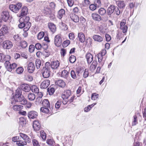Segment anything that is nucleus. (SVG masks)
I'll return each instance as SVG.
<instances>
[{
    "label": "nucleus",
    "mask_w": 146,
    "mask_h": 146,
    "mask_svg": "<svg viewBox=\"0 0 146 146\" xmlns=\"http://www.w3.org/2000/svg\"><path fill=\"white\" fill-rule=\"evenodd\" d=\"M50 62H46L45 64V67H43L42 70V75L44 78H48L50 75Z\"/></svg>",
    "instance_id": "obj_1"
},
{
    "label": "nucleus",
    "mask_w": 146,
    "mask_h": 146,
    "mask_svg": "<svg viewBox=\"0 0 146 146\" xmlns=\"http://www.w3.org/2000/svg\"><path fill=\"white\" fill-rule=\"evenodd\" d=\"M22 6L21 3H18L16 5H11L9 6V9L13 12H17Z\"/></svg>",
    "instance_id": "obj_2"
},
{
    "label": "nucleus",
    "mask_w": 146,
    "mask_h": 146,
    "mask_svg": "<svg viewBox=\"0 0 146 146\" xmlns=\"http://www.w3.org/2000/svg\"><path fill=\"white\" fill-rule=\"evenodd\" d=\"M1 19L5 22H7L9 19L10 17L9 13L7 11H3L1 13Z\"/></svg>",
    "instance_id": "obj_3"
},
{
    "label": "nucleus",
    "mask_w": 146,
    "mask_h": 146,
    "mask_svg": "<svg viewBox=\"0 0 146 146\" xmlns=\"http://www.w3.org/2000/svg\"><path fill=\"white\" fill-rule=\"evenodd\" d=\"M54 42L55 45L57 46H60L62 43V40L60 35H58L54 38Z\"/></svg>",
    "instance_id": "obj_4"
},
{
    "label": "nucleus",
    "mask_w": 146,
    "mask_h": 146,
    "mask_svg": "<svg viewBox=\"0 0 146 146\" xmlns=\"http://www.w3.org/2000/svg\"><path fill=\"white\" fill-rule=\"evenodd\" d=\"M3 44V48L6 49H10L13 46L12 42L9 40L4 41Z\"/></svg>",
    "instance_id": "obj_5"
},
{
    "label": "nucleus",
    "mask_w": 146,
    "mask_h": 146,
    "mask_svg": "<svg viewBox=\"0 0 146 146\" xmlns=\"http://www.w3.org/2000/svg\"><path fill=\"white\" fill-rule=\"evenodd\" d=\"M37 112L35 111H31L27 113L28 117L30 119L36 118L38 116Z\"/></svg>",
    "instance_id": "obj_6"
},
{
    "label": "nucleus",
    "mask_w": 146,
    "mask_h": 146,
    "mask_svg": "<svg viewBox=\"0 0 146 146\" xmlns=\"http://www.w3.org/2000/svg\"><path fill=\"white\" fill-rule=\"evenodd\" d=\"M8 32V27L5 25H3L0 29V36L4 35Z\"/></svg>",
    "instance_id": "obj_7"
},
{
    "label": "nucleus",
    "mask_w": 146,
    "mask_h": 146,
    "mask_svg": "<svg viewBox=\"0 0 146 146\" xmlns=\"http://www.w3.org/2000/svg\"><path fill=\"white\" fill-rule=\"evenodd\" d=\"M50 84V81L49 80H46L43 81L40 86L42 89H45L47 88Z\"/></svg>",
    "instance_id": "obj_8"
},
{
    "label": "nucleus",
    "mask_w": 146,
    "mask_h": 146,
    "mask_svg": "<svg viewBox=\"0 0 146 146\" xmlns=\"http://www.w3.org/2000/svg\"><path fill=\"white\" fill-rule=\"evenodd\" d=\"M60 63L58 60L53 61L51 62L50 65V67L53 69H55L59 66Z\"/></svg>",
    "instance_id": "obj_9"
},
{
    "label": "nucleus",
    "mask_w": 146,
    "mask_h": 146,
    "mask_svg": "<svg viewBox=\"0 0 146 146\" xmlns=\"http://www.w3.org/2000/svg\"><path fill=\"white\" fill-rule=\"evenodd\" d=\"M21 90L25 92H28L31 89L30 86L27 84H23L21 85Z\"/></svg>",
    "instance_id": "obj_10"
},
{
    "label": "nucleus",
    "mask_w": 146,
    "mask_h": 146,
    "mask_svg": "<svg viewBox=\"0 0 146 146\" xmlns=\"http://www.w3.org/2000/svg\"><path fill=\"white\" fill-rule=\"evenodd\" d=\"M18 102H20L22 105H25L27 103V100L25 98L23 95H21L19 97L16 98Z\"/></svg>",
    "instance_id": "obj_11"
},
{
    "label": "nucleus",
    "mask_w": 146,
    "mask_h": 146,
    "mask_svg": "<svg viewBox=\"0 0 146 146\" xmlns=\"http://www.w3.org/2000/svg\"><path fill=\"white\" fill-rule=\"evenodd\" d=\"M71 92L70 90H67L65 91L64 94H62L61 97L63 100L67 99L70 96Z\"/></svg>",
    "instance_id": "obj_12"
},
{
    "label": "nucleus",
    "mask_w": 146,
    "mask_h": 146,
    "mask_svg": "<svg viewBox=\"0 0 146 146\" xmlns=\"http://www.w3.org/2000/svg\"><path fill=\"white\" fill-rule=\"evenodd\" d=\"M35 66L33 63L31 62L28 64L27 67V70L28 72L29 73H33L35 70Z\"/></svg>",
    "instance_id": "obj_13"
},
{
    "label": "nucleus",
    "mask_w": 146,
    "mask_h": 146,
    "mask_svg": "<svg viewBox=\"0 0 146 146\" xmlns=\"http://www.w3.org/2000/svg\"><path fill=\"white\" fill-rule=\"evenodd\" d=\"M70 17L71 19L75 23L78 22L79 20L78 16L74 13H71L70 15Z\"/></svg>",
    "instance_id": "obj_14"
},
{
    "label": "nucleus",
    "mask_w": 146,
    "mask_h": 146,
    "mask_svg": "<svg viewBox=\"0 0 146 146\" xmlns=\"http://www.w3.org/2000/svg\"><path fill=\"white\" fill-rule=\"evenodd\" d=\"M86 58L88 64H90L93 60V56L92 54L90 53H88L86 55Z\"/></svg>",
    "instance_id": "obj_15"
},
{
    "label": "nucleus",
    "mask_w": 146,
    "mask_h": 146,
    "mask_svg": "<svg viewBox=\"0 0 146 146\" xmlns=\"http://www.w3.org/2000/svg\"><path fill=\"white\" fill-rule=\"evenodd\" d=\"M48 26L50 31L53 33H54L56 29L55 25L51 23H49L48 25Z\"/></svg>",
    "instance_id": "obj_16"
},
{
    "label": "nucleus",
    "mask_w": 146,
    "mask_h": 146,
    "mask_svg": "<svg viewBox=\"0 0 146 146\" xmlns=\"http://www.w3.org/2000/svg\"><path fill=\"white\" fill-rule=\"evenodd\" d=\"M92 17L93 19L95 21H100L102 18L100 15L96 13H93L92 14Z\"/></svg>",
    "instance_id": "obj_17"
},
{
    "label": "nucleus",
    "mask_w": 146,
    "mask_h": 146,
    "mask_svg": "<svg viewBox=\"0 0 146 146\" xmlns=\"http://www.w3.org/2000/svg\"><path fill=\"white\" fill-rule=\"evenodd\" d=\"M115 6L113 5H110L108 7L107 10V12L108 15H111L114 11Z\"/></svg>",
    "instance_id": "obj_18"
},
{
    "label": "nucleus",
    "mask_w": 146,
    "mask_h": 146,
    "mask_svg": "<svg viewBox=\"0 0 146 146\" xmlns=\"http://www.w3.org/2000/svg\"><path fill=\"white\" fill-rule=\"evenodd\" d=\"M33 127L35 131H38L40 128V124L38 121H35L33 122Z\"/></svg>",
    "instance_id": "obj_19"
},
{
    "label": "nucleus",
    "mask_w": 146,
    "mask_h": 146,
    "mask_svg": "<svg viewBox=\"0 0 146 146\" xmlns=\"http://www.w3.org/2000/svg\"><path fill=\"white\" fill-rule=\"evenodd\" d=\"M10 56L8 55L5 56L3 53H0V61L3 62L7 59H10Z\"/></svg>",
    "instance_id": "obj_20"
},
{
    "label": "nucleus",
    "mask_w": 146,
    "mask_h": 146,
    "mask_svg": "<svg viewBox=\"0 0 146 146\" xmlns=\"http://www.w3.org/2000/svg\"><path fill=\"white\" fill-rule=\"evenodd\" d=\"M79 41L81 42H84L85 40V37L84 34L82 32L78 33V36Z\"/></svg>",
    "instance_id": "obj_21"
},
{
    "label": "nucleus",
    "mask_w": 146,
    "mask_h": 146,
    "mask_svg": "<svg viewBox=\"0 0 146 146\" xmlns=\"http://www.w3.org/2000/svg\"><path fill=\"white\" fill-rule=\"evenodd\" d=\"M19 135L25 141L28 143L31 142L30 139L26 135L22 133H20Z\"/></svg>",
    "instance_id": "obj_22"
},
{
    "label": "nucleus",
    "mask_w": 146,
    "mask_h": 146,
    "mask_svg": "<svg viewBox=\"0 0 146 146\" xmlns=\"http://www.w3.org/2000/svg\"><path fill=\"white\" fill-rule=\"evenodd\" d=\"M28 9L26 7H22L21 13L19 16V17L25 16L27 13Z\"/></svg>",
    "instance_id": "obj_23"
},
{
    "label": "nucleus",
    "mask_w": 146,
    "mask_h": 146,
    "mask_svg": "<svg viewBox=\"0 0 146 146\" xmlns=\"http://www.w3.org/2000/svg\"><path fill=\"white\" fill-rule=\"evenodd\" d=\"M93 38L95 41L99 42H102L103 40V38L98 35H94L93 36Z\"/></svg>",
    "instance_id": "obj_24"
},
{
    "label": "nucleus",
    "mask_w": 146,
    "mask_h": 146,
    "mask_svg": "<svg viewBox=\"0 0 146 146\" xmlns=\"http://www.w3.org/2000/svg\"><path fill=\"white\" fill-rule=\"evenodd\" d=\"M56 85L61 87H64L65 86V83L63 80H58L55 82Z\"/></svg>",
    "instance_id": "obj_25"
},
{
    "label": "nucleus",
    "mask_w": 146,
    "mask_h": 146,
    "mask_svg": "<svg viewBox=\"0 0 146 146\" xmlns=\"http://www.w3.org/2000/svg\"><path fill=\"white\" fill-rule=\"evenodd\" d=\"M65 14V11L63 9H61L58 12L57 17L60 19H61L63 15Z\"/></svg>",
    "instance_id": "obj_26"
},
{
    "label": "nucleus",
    "mask_w": 146,
    "mask_h": 146,
    "mask_svg": "<svg viewBox=\"0 0 146 146\" xmlns=\"http://www.w3.org/2000/svg\"><path fill=\"white\" fill-rule=\"evenodd\" d=\"M12 105L11 106V107L15 111H19L22 109L23 108V106L21 105H15L14 106H12Z\"/></svg>",
    "instance_id": "obj_27"
},
{
    "label": "nucleus",
    "mask_w": 146,
    "mask_h": 146,
    "mask_svg": "<svg viewBox=\"0 0 146 146\" xmlns=\"http://www.w3.org/2000/svg\"><path fill=\"white\" fill-rule=\"evenodd\" d=\"M118 7L120 9L124 8L125 6L124 1H119L116 2Z\"/></svg>",
    "instance_id": "obj_28"
},
{
    "label": "nucleus",
    "mask_w": 146,
    "mask_h": 146,
    "mask_svg": "<svg viewBox=\"0 0 146 146\" xmlns=\"http://www.w3.org/2000/svg\"><path fill=\"white\" fill-rule=\"evenodd\" d=\"M97 64V62L96 61H93L90 67V71L92 72H93L96 68Z\"/></svg>",
    "instance_id": "obj_29"
},
{
    "label": "nucleus",
    "mask_w": 146,
    "mask_h": 146,
    "mask_svg": "<svg viewBox=\"0 0 146 146\" xmlns=\"http://www.w3.org/2000/svg\"><path fill=\"white\" fill-rule=\"evenodd\" d=\"M42 106L45 107L50 108V105L48 100L47 99L44 100L42 102Z\"/></svg>",
    "instance_id": "obj_30"
},
{
    "label": "nucleus",
    "mask_w": 146,
    "mask_h": 146,
    "mask_svg": "<svg viewBox=\"0 0 146 146\" xmlns=\"http://www.w3.org/2000/svg\"><path fill=\"white\" fill-rule=\"evenodd\" d=\"M17 66V64L15 63H13L12 64H10L7 69L8 71L11 72L13 69H15Z\"/></svg>",
    "instance_id": "obj_31"
},
{
    "label": "nucleus",
    "mask_w": 146,
    "mask_h": 146,
    "mask_svg": "<svg viewBox=\"0 0 146 146\" xmlns=\"http://www.w3.org/2000/svg\"><path fill=\"white\" fill-rule=\"evenodd\" d=\"M43 12L46 15H49L51 13L50 9L47 7H45L43 9Z\"/></svg>",
    "instance_id": "obj_32"
},
{
    "label": "nucleus",
    "mask_w": 146,
    "mask_h": 146,
    "mask_svg": "<svg viewBox=\"0 0 146 146\" xmlns=\"http://www.w3.org/2000/svg\"><path fill=\"white\" fill-rule=\"evenodd\" d=\"M31 25V24L30 22H27V23H25V26L23 29L24 31H27L30 28Z\"/></svg>",
    "instance_id": "obj_33"
},
{
    "label": "nucleus",
    "mask_w": 146,
    "mask_h": 146,
    "mask_svg": "<svg viewBox=\"0 0 146 146\" xmlns=\"http://www.w3.org/2000/svg\"><path fill=\"white\" fill-rule=\"evenodd\" d=\"M106 12V10L104 8H101L98 10V13L101 15H104Z\"/></svg>",
    "instance_id": "obj_34"
},
{
    "label": "nucleus",
    "mask_w": 146,
    "mask_h": 146,
    "mask_svg": "<svg viewBox=\"0 0 146 146\" xmlns=\"http://www.w3.org/2000/svg\"><path fill=\"white\" fill-rule=\"evenodd\" d=\"M27 96L28 99L30 101L33 100L35 98V94L32 93L29 94Z\"/></svg>",
    "instance_id": "obj_35"
},
{
    "label": "nucleus",
    "mask_w": 146,
    "mask_h": 146,
    "mask_svg": "<svg viewBox=\"0 0 146 146\" xmlns=\"http://www.w3.org/2000/svg\"><path fill=\"white\" fill-rule=\"evenodd\" d=\"M23 19L22 18H21L19 20L20 22L19 24L18 25V27L20 29H22L23 28H24L25 26V23L23 22Z\"/></svg>",
    "instance_id": "obj_36"
},
{
    "label": "nucleus",
    "mask_w": 146,
    "mask_h": 146,
    "mask_svg": "<svg viewBox=\"0 0 146 146\" xmlns=\"http://www.w3.org/2000/svg\"><path fill=\"white\" fill-rule=\"evenodd\" d=\"M19 123L20 125L22 126L25 125L26 123V121L25 118L23 117L20 118Z\"/></svg>",
    "instance_id": "obj_37"
},
{
    "label": "nucleus",
    "mask_w": 146,
    "mask_h": 146,
    "mask_svg": "<svg viewBox=\"0 0 146 146\" xmlns=\"http://www.w3.org/2000/svg\"><path fill=\"white\" fill-rule=\"evenodd\" d=\"M22 91L21 89L18 88L16 90L15 97H19L21 95Z\"/></svg>",
    "instance_id": "obj_38"
},
{
    "label": "nucleus",
    "mask_w": 146,
    "mask_h": 146,
    "mask_svg": "<svg viewBox=\"0 0 146 146\" xmlns=\"http://www.w3.org/2000/svg\"><path fill=\"white\" fill-rule=\"evenodd\" d=\"M48 92L49 95H52L55 92L54 89L52 86H50L48 89Z\"/></svg>",
    "instance_id": "obj_39"
},
{
    "label": "nucleus",
    "mask_w": 146,
    "mask_h": 146,
    "mask_svg": "<svg viewBox=\"0 0 146 146\" xmlns=\"http://www.w3.org/2000/svg\"><path fill=\"white\" fill-rule=\"evenodd\" d=\"M64 146H71L72 142L71 140L66 139L65 142L63 143Z\"/></svg>",
    "instance_id": "obj_40"
},
{
    "label": "nucleus",
    "mask_w": 146,
    "mask_h": 146,
    "mask_svg": "<svg viewBox=\"0 0 146 146\" xmlns=\"http://www.w3.org/2000/svg\"><path fill=\"white\" fill-rule=\"evenodd\" d=\"M48 108L45 107H41L40 109V111L43 113H48L49 112Z\"/></svg>",
    "instance_id": "obj_41"
},
{
    "label": "nucleus",
    "mask_w": 146,
    "mask_h": 146,
    "mask_svg": "<svg viewBox=\"0 0 146 146\" xmlns=\"http://www.w3.org/2000/svg\"><path fill=\"white\" fill-rule=\"evenodd\" d=\"M68 73L67 70H64L62 72L61 76L66 78L68 77Z\"/></svg>",
    "instance_id": "obj_42"
},
{
    "label": "nucleus",
    "mask_w": 146,
    "mask_h": 146,
    "mask_svg": "<svg viewBox=\"0 0 146 146\" xmlns=\"http://www.w3.org/2000/svg\"><path fill=\"white\" fill-rule=\"evenodd\" d=\"M27 143L26 141H17V144L18 146H23L26 145Z\"/></svg>",
    "instance_id": "obj_43"
},
{
    "label": "nucleus",
    "mask_w": 146,
    "mask_h": 146,
    "mask_svg": "<svg viewBox=\"0 0 146 146\" xmlns=\"http://www.w3.org/2000/svg\"><path fill=\"white\" fill-rule=\"evenodd\" d=\"M11 104L12 106L15 105H17V104L18 102L17 101V100L16 97H14L13 98H11Z\"/></svg>",
    "instance_id": "obj_44"
},
{
    "label": "nucleus",
    "mask_w": 146,
    "mask_h": 146,
    "mask_svg": "<svg viewBox=\"0 0 146 146\" xmlns=\"http://www.w3.org/2000/svg\"><path fill=\"white\" fill-rule=\"evenodd\" d=\"M25 79L28 81H31L33 80V77L31 75L27 74L25 76Z\"/></svg>",
    "instance_id": "obj_45"
},
{
    "label": "nucleus",
    "mask_w": 146,
    "mask_h": 146,
    "mask_svg": "<svg viewBox=\"0 0 146 146\" xmlns=\"http://www.w3.org/2000/svg\"><path fill=\"white\" fill-rule=\"evenodd\" d=\"M138 123L137 117L135 115L133 117V119L132 122V125H136Z\"/></svg>",
    "instance_id": "obj_46"
},
{
    "label": "nucleus",
    "mask_w": 146,
    "mask_h": 146,
    "mask_svg": "<svg viewBox=\"0 0 146 146\" xmlns=\"http://www.w3.org/2000/svg\"><path fill=\"white\" fill-rule=\"evenodd\" d=\"M20 46L23 48H26L27 46V42L25 41H22L20 43Z\"/></svg>",
    "instance_id": "obj_47"
},
{
    "label": "nucleus",
    "mask_w": 146,
    "mask_h": 146,
    "mask_svg": "<svg viewBox=\"0 0 146 146\" xmlns=\"http://www.w3.org/2000/svg\"><path fill=\"white\" fill-rule=\"evenodd\" d=\"M24 71V69L22 67H19L16 70L17 73L18 74H21Z\"/></svg>",
    "instance_id": "obj_48"
},
{
    "label": "nucleus",
    "mask_w": 146,
    "mask_h": 146,
    "mask_svg": "<svg viewBox=\"0 0 146 146\" xmlns=\"http://www.w3.org/2000/svg\"><path fill=\"white\" fill-rule=\"evenodd\" d=\"M32 90L33 92L35 93H38L39 92V89L37 87L35 86H34L32 87Z\"/></svg>",
    "instance_id": "obj_49"
},
{
    "label": "nucleus",
    "mask_w": 146,
    "mask_h": 146,
    "mask_svg": "<svg viewBox=\"0 0 146 146\" xmlns=\"http://www.w3.org/2000/svg\"><path fill=\"white\" fill-rule=\"evenodd\" d=\"M41 64V60L39 59H36V66L37 69H38L40 68Z\"/></svg>",
    "instance_id": "obj_50"
},
{
    "label": "nucleus",
    "mask_w": 146,
    "mask_h": 146,
    "mask_svg": "<svg viewBox=\"0 0 146 146\" xmlns=\"http://www.w3.org/2000/svg\"><path fill=\"white\" fill-rule=\"evenodd\" d=\"M42 100V98L41 97H37L35 102V103L36 104L38 105L41 102Z\"/></svg>",
    "instance_id": "obj_51"
},
{
    "label": "nucleus",
    "mask_w": 146,
    "mask_h": 146,
    "mask_svg": "<svg viewBox=\"0 0 146 146\" xmlns=\"http://www.w3.org/2000/svg\"><path fill=\"white\" fill-rule=\"evenodd\" d=\"M44 35V32H40L37 36L38 39L39 40L41 39L43 37Z\"/></svg>",
    "instance_id": "obj_52"
},
{
    "label": "nucleus",
    "mask_w": 146,
    "mask_h": 146,
    "mask_svg": "<svg viewBox=\"0 0 146 146\" xmlns=\"http://www.w3.org/2000/svg\"><path fill=\"white\" fill-rule=\"evenodd\" d=\"M40 136L42 139L45 140L46 137V135L45 133L43 131H40Z\"/></svg>",
    "instance_id": "obj_53"
},
{
    "label": "nucleus",
    "mask_w": 146,
    "mask_h": 146,
    "mask_svg": "<svg viewBox=\"0 0 146 146\" xmlns=\"http://www.w3.org/2000/svg\"><path fill=\"white\" fill-rule=\"evenodd\" d=\"M76 60L75 56L74 55H71L69 58V61L71 63H74Z\"/></svg>",
    "instance_id": "obj_54"
},
{
    "label": "nucleus",
    "mask_w": 146,
    "mask_h": 146,
    "mask_svg": "<svg viewBox=\"0 0 146 146\" xmlns=\"http://www.w3.org/2000/svg\"><path fill=\"white\" fill-rule=\"evenodd\" d=\"M70 41L69 40H67L64 41L62 44V46L64 47L67 46L70 43Z\"/></svg>",
    "instance_id": "obj_55"
},
{
    "label": "nucleus",
    "mask_w": 146,
    "mask_h": 146,
    "mask_svg": "<svg viewBox=\"0 0 146 146\" xmlns=\"http://www.w3.org/2000/svg\"><path fill=\"white\" fill-rule=\"evenodd\" d=\"M32 143L33 146H40L38 142L35 139L33 140Z\"/></svg>",
    "instance_id": "obj_56"
},
{
    "label": "nucleus",
    "mask_w": 146,
    "mask_h": 146,
    "mask_svg": "<svg viewBox=\"0 0 146 146\" xmlns=\"http://www.w3.org/2000/svg\"><path fill=\"white\" fill-rule=\"evenodd\" d=\"M98 94L96 93H93L91 96V99L92 100H97L98 98Z\"/></svg>",
    "instance_id": "obj_57"
},
{
    "label": "nucleus",
    "mask_w": 146,
    "mask_h": 146,
    "mask_svg": "<svg viewBox=\"0 0 146 146\" xmlns=\"http://www.w3.org/2000/svg\"><path fill=\"white\" fill-rule=\"evenodd\" d=\"M98 58V62L99 63H103L102 62V60L103 59V56L102 55L100 54H98L97 55Z\"/></svg>",
    "instance_id": "obj_58"
},
{
    "label": "nucleus",
    "mask_w": 146,
    "mask_h": 146,
    "mask_svg": "<svg viewBox=\"0 0 146 146\" xmlns=\"http://www.w3.org/2000/svg\"><path fill=\"white\" fill-rule=\"evenodd\" d=\"M97 7V5L95 4H92L90 5L89 8L91 10L94 11L96 9Z\"/></svg>",
    "instance_id": "obj_59"
},
{
    "label": "nucleus",
    "mask_w": 146,
    "mask_h": 146,
    "mask_svg": "<svg viewBox=\"0 0 146 146\" xmlns=\"http://www.w3.org/2000/svg\"><path fill=\"white\" fill-rule=\"evenodd\" d=\"M35 50V46L33 45H30L29 47V52L32 53Z\"/></svg>",
    "instance_id": "obj_60"
},
{
    "label": "nucleus",
    "mask_w": 146,
    "mask_h": 146,
    "mask_svg": "<svg viewBox=\"0 0 146 146\" xmlns=\"http://www.w3.org/2000/svg\"><path fill=\"white\" fill-rule=\"evenodd\" d=\"M46 143L49 145H51L54 144V142L53 140L51 139H48L46 140Z\"/></svg>",
    "instance_id": "obj_61"
},
{
    "label": "nucleus",
    "mask_w": 146,
    "mask_h": 146,
    "mask_svg": "<svg viewBox=\"0 0 146 146\" xmlns=\"http://www.w3.org/2000/svg\"><path fill=\"white\" fill-rule=\"evenodd\" d=\"M23 19V22L25 23H27V22H30L29 21L30 20V18L29 17H22Z\"/></svg>",
    "instance_id": "obj_62"
},
{
    "label": "nucleus",
    "mask_w": 146,
    "mask_h": 146,
    "mask_svg": "<svg viewBox=\"0 0 146 146\" xmlns=\"http://www.w3.org/2000/svg\"><path fill=\"white\" fill-rule=\"evenodd\" d=\"M114 13H115L117 15H119L120 13V11L119 9L117 7H115V9L114 10Z\"/></svg>",
    "instance_id": "obj_63"
},
{
    "label": "nucleus",
    "mask_w": 146,
    "mask_h": 146,
    "mask_svg": "<svg viewBox=\"0 0 146 146\" xmlns=\"http://www.w3.org/2000/svg\"><path fill=\"white\" fill-rule=\"evenodd\" d=\"M95 4L97 7L101 6L102 5V3L100 0H96L94 2Z\"/></svg>",
    "instance_id": "obj_64"
}]
</instances>
